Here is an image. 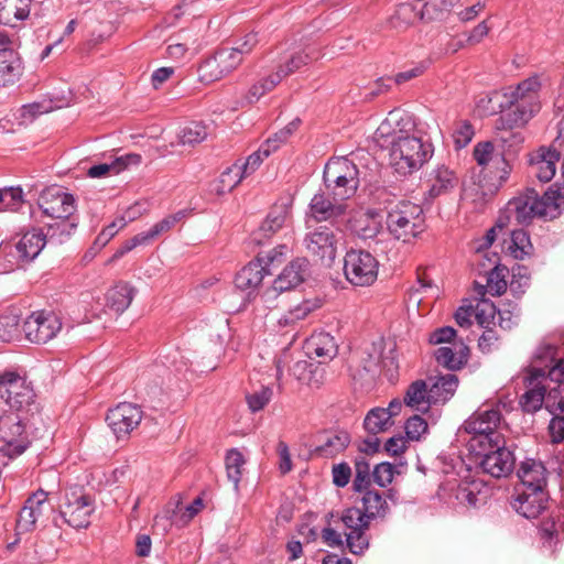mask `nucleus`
<instances>
[{"label":"nucleus","mask_w":564,"mask_h":564,"mask_svg":"<svg viewBox=\"0 0 564 564\" xmlns=\"http://www.w3.org/2000/svg\"><path fill=\"white\" fill-rule=\"evenodd\" d=\"M313 311V305L308 301H304L283 314L278 323L280 326L295 325L297 322L305 319Z\"/></svg>","instance_id":"obj_50"},{"label":"nucleus","mask_w":564,"mask_h":564,"mask_svg":"<svg viewBox=\"0 0 564 564\" xmlns=\"http://www.w3.org/2000/svg\"><path fill=\"white\" fill-rule=\"evenodd\" d=\"M94 510V500L90 496L85 495L82 489H72L65 492L58 517H54L53 522L56 527H61L62 522L75 529L87 528Z\"/></svg>","instance_id":"obj_9"},{"label":"nucleus","mask_w":564,"mask_h":564,"mask_svg":"<svg viewBox=\"0 0 564 564\" xmlns=\"http://www.w3.org/2000/svg\"><path fill=\"white\" fill-rule=\"evenodd\" d=\"M485 258L491 268L488 272L487 285H479V294L485 295V289H487L491 295H501L507 290L506 274L508 269L499 265L497 253H494L491 257L485 254Z\"/></svg>","instance_id":"obj_30"},{"label":"nucleus","mask_w":564,"mask_h":564,"mask_svg":"<svg viewBox=\"0 0 564 564\" xmlns=\"http://www.w3.org/2000/svg\"><path fill=\"white\" fill-rule=\"evenodd\" d=\"M243 173H241V169H239L238 164H234L228 167L225 172L221 173L219 177V188H217L218 194H223L225 192L232 191L243 178Z\"/></svg>","instance_id":"obj_53"},{"label":"nucleus","mask_w":564,"mask_h":564,"mask_svg":"<svg viewBox=\"0 0 564 564\" xmlns=\"http://www.w3.org/2000/svg\"><path fill=\"white\" fill-rule=\"evenodd\" d=\"M39 206L53 220L70 219L76 210L74 196L57 186L47 187L41 193Z\"/></svg>","instance_id":"obj_16"},{"label":"nucleus","mask_w":564,"mask_h":564,"mask_svg":"<svg viewBox=\"0 0 564 564\" xmlns=\"http://www.w3.org/2000/svg\"><path fill=\"white\" fill-rule=\"evenodd\" d=\"M323 180L328 194L335 200H346L352 197L358 189L359 170L347 158H334L326 163Z\"/></svg>","instance_id":"obj_5"},{"label":"nucleus","mask_w":564,"mask_h":564,"mask_svg":"<svg viewBox=\"0 0 564 564\" xmlns=\"http://www.w3.org/2000/svg\"><path fill=\"white\" fill-rule=\"evenodd\" d=\"M549 495L545 490H522L512 506L518 513L527 519L538 518L546 508Z\"/></svg>","instance_id":"obj_24"},{"label":"nucleus","mask_w":564,"mask_h":564,"mask_svg":"<svg viewBox=\"0 0 564 564\" xmlns=\"http://www.w3.org/2000/svg\"><path fill=\"white\" fill-rule=\"evenodd\" d=\"M560 159L561 153L555 148L540 147L529 154L528 173L541 183H547L554 177Z\"/></svg>","instance_id":"obj_20"},{"label":"nucleus","mask_w":564,"mask_h":564,"mask_svg":"<svg viewBox=\"0 0 564 564\" xmlns=\"http://www.w3.org/2000/svg\"><path fill=\"white\" fill-rule=\"evenodd\" d=\"M185 217V212L180 210L173 215H169L159 223L154 224L148 231H144L149 241L158 238L164 232L171 230L178 221Z\"/></svg>","instance_id":"obj_51"},{"label":"nucleus","mask_w":564,"mask_h":564,"mask_svg":"<svg viewBox=\"0 0 564 564\" xmlns=\"http://www.w3.org/2000/svg\"><path fill=\"white\" fill-rule=\"evenodd\" d=\"M9 43L7 35L0 33V86L14 84L23 72L22 61L19 54L7 47Z\"/></svg>","instance_id":"obj_23"},{"label":"nucleus","mask_w":564,"mask_h":564,"mask_svg":"<svg viewBox=\"0 0 564 564\" xmlns=\"http://www.w3.org/2000/svg\"><path fill=\"white\" fill-rule=\"evenodd\" d=\"M474 130L468 122H462L454 131V142L456 149L465 148L473 139Z\"/></svg>","instance_id":"obj_64"},{"label":"nucleus","mask_w":564,"mask_h":564,"mask_svg":"<svg viewBox=\"0 0 564 564\" xmlns=\"http://www.w3.org/2000/svg\"><path fill=\"white\" fill-rule=\"evenodd\" d=\"M245 464L242 454L236 449H230L226 455V470L227 477L234 484V488L238 491L241 478V467Z\"/></svg>","instance_id":"obj_45"},{"label":"nucleus","mask_w":564,"mask_h":564,"mask_svg":"<svg viewBox=\"0 0 564 564\" xmlns=\"http://www.w3.org/2000/svg\"><path fill=\"white\" fill-rule=\"evenodd\" d=\"M286 212L283 208L271 210L261 224L258 235L270 237L282 228L285 221Z\"/></svg>","instance_id":"obj_49"},{"label":"nucleus","mask_w":564,"mask_h":564,"mask_svg":"<svg viewBox=\"0 0 564 564\" xmlns=\"http://www.w3.org/2000/svg\"><path fill=\"white\" fill-rule=\"evenodd\" d=\"M392 425L393 421L389 420V412L383 408L371 409L364 420L365 430L373 436L388 431Z\"/></svg>","instance_id":"obj_39"},{"label":"nucleus","mask_w":564,"mask_h":564,"mask_svg":"<svg viewBox=\"0 0 564 564\" xmlns=\"http://www.w3.org/2000/svg\"><path fill=\"white\" fill-rule=\"evenodd\" d=\"M273 391L269 387H262L246 397L249 409L252 412L262 410L271 400Z\"/></svg>","instance_id":"obj_57"},{"label":"nucleus","mask_w":564,"mask_h":564,"mask_svg":"<svg viewBox=\"0 0 564 564\" xmlns=\"http://www.w3.org/2000/svg\"><path fill=\"white\" fill-rule=\"evenodd\" d=\"M429 183V197L436 198L452 192L458 184V177L454 171L442 164L431 171Z\"/></svg>","instance_id":"obj_28"},{"label":"nucleus","mask_w":564,"mask_h":564,"mask_svg":"<svg viewBox=\"0 0 564 564\" xmlns=\"http://www.w3.org/2000/svg\"><path fill=\"white\" fill-rule=\"evenodd\" d=\"M0 203L7 210H17L23 204V191L21 187L0 188Z\"/></svg>","instance_id":"obj_56"},{"label":"nucleus","mask_w":564,"mask_h":564,"mask_svg":"<svg viewBox=\"0 0 564 564\" xmlns=\"http://www.w3.org/2000/svg\"><path fill=\"white\" fill-rule=\"evenodd\" d=\"M343 200H330L325 193H317L311 199L306 224L311 221L337 225V219L346 214L347 206Z\"/></svg>","instance_id":"obj_21"},{"label":"nucleus","mask_w":564,"mask_h":564,"mask_svg":"<svg viewBox=\"0 0 564 564\" xmlns=\"http://www.w3.org/2000/svg\"><path fill=\"white\" fill-rule=\"evenodd\" d=\"M375 140L380 147L390 148V163L403 176L421 169L433 154L432 144L424 142L417 133H410L402 128L392 129V118L380 123Z\"/></svg>","instance_id":"obj_1"},{"label":"nucleus","mask_w":564,"mask_h":564,"mask_svg":"<svg viewBox=\"0 0 564 564\" xmlns=\"http://www.w3.org/2000/svg\"><path fill=\"white\" fill-rule=\"evenodd\" d=\"M362 512L371 520L377 517H384L389 507L382 496L376 490H367L362 497Z\"/></svg>","instance_id":"obj_40"},{"label":"nucleus","mask_w":564,"mask_h":564,"mask_svg":"<svg viewBox=\"0 0 564 564\" xmlns=\"http://www.w3.org/2000/svg\"><path fill=\"white\" fill-rule=\"evenodd\" d=\"M475 317L477 323L482 328H489L497 324V307L490 302L482 300L476 305Z\"/></svg>","instance_id":"obj_48"},{"label":"nucleus","mask_w":564,"mask_h":564,"mask_svg":"<svg viewBox=\"0 0 564 564\" xmlns=\"http://www.w3.org/2000/svg\"><path fill=\"white\" fill-rule=\"evenodd\" d=\"M203 507V499L197 497L191 505L186 506L184 509L178 508V506H176V508L178 509L177 512L175 510H173L172 512L166 511L165 519L166 521H170V524L172 522H175L178 525H185L202 510Z\"/></svg>","instance_id":"obj_44"},{"label":"nucleus","mask_w":564,"mask_h":564,"mask_svg":"<svg viewBox=\"0 0 564 564\" xmlns=\"http://www.w3.org/2000/svg\"><path fill=\"white\" fill-rule=\"evenodd\" d=\"M394 474V466L390 463H380L377 464L372 471L373 481L380 486H388L392 479Z\"/></svg>","instance_id":"obj_59"},{"label":"nucleus","mask_w":564,"mask_h":564,"mask_svg":"<svg viewBox=\"0 0 564 564\" xmlns=\"http://www.w3.org/2000/svg\"><path fill=\"white\" fill-rule=\"evenodd\" d=\"M215 54L226 76L234 72L243 61L239 53H236L231 47L220 48Z\"/></svg>","instance_id":"obj_55"},{"label":"nucleus","mask_w":564,"mask_h":564,"mask_svg":"<svg viewBox=\"0 0 564 564\" xmlns=\"http://www.w3.org/2000/svg\"><path fill=\"white\" fill-rule=\"evenodd\" d=\"M262 261L263 259L258 257L236 274L235 285L237 289L250 294L261 284L264 275L271 274V270L267 269Z\"/></svg>","instance_id":"obj_25"},{"label":"nucleus","mask_w":564,"mask_h":564,"mask_svg":"<svg viewBox=\"0 0 564 564\" xmlns=\"http://www.w3.org/2000/svg\"><path fill=\"white\" fill-rule=\"evenodd\" d=\"M523 490H545L546 469L541 462L529 458L521 463L517 473Z\"/></svg>","instance_id":"obj_26"},{"label":"nucleus","mask_w":564,"mask_h":564,"mask_svg":"<svg viewBox=\"0 0 564 564\" xmlns=\"http://www.w3.org/2000/svg\"><path fill=\"white\" fill-rule=\"evenodd\" d=\"M381 219L377 212L369 209L356 215L350 220L351 231L360 239L375 238L381 230Z\"/></svg>","instance_id":"obj_29"},{"label":"nucleus","mask_w":564,"mask_h":564,"mask_svg":"<svg viewBox=\"0 0 564 564\" xmlns=\"http://www.w3.org/2000/svg\"><path fill=\"white\" fill-rule=\"evenodd\" d=\"M541 83L538 76H532L521 82L510 94H506L507 110L501 117L506 133L521 142L522 139L510 130L513 127L524 126L540 109L539 90Z\"/></svg>","instance_id":"obj_2"},{"label":"nucleus","mask_w":564,"mask_h":564,"mask_svg":"<svg viewBox=\"0 0 564 564\" xmlns=\"http://www.w3.org/2000/svg\"><path fill=\"white\" fill-rule=\"evenodd\" d=\"M313 59H316V57L312 56L310 52H296L291 55L285 63L281 64L278 67V70L283 74V77H286L300 69L302 66L307 65Z\"/></svg>","instance_id":"obj_52"},{"label":"nucleus","mask_w":564,"mask_h":564,"mask_svg":"<svg viewBox=\"0 0 564 564\" xmlns=\"http://www.w3.org/2000/svg\"><path fill=\"white\" fill-rule=\"evenodd\" d=\"M35 523L34 509H32V507H28L25 503L21 509L17 521L18 533H25L34 530Z\"/></svg>","instance_id":"obj_60"},{"label":"nucleus","mask_w":564,"mask_h":564,"mask_svg":"<svg viewBox=\"0 0 564 564\" xmlns=\"http://www.w3.org/2000/svg\"><path fill=\"white\" fill-rule=\"evenodd\" d=\"M379 262L367 250L351 249L344 258V273L346 279L357 286H369L378 278Z\"/></svg>","instance_id":"obj_12"},{"label":"nucleus","mask_w":564,"mask_h":564,"mask_svg":"<svg viewBox=\"0 0 564 564\" xmlns=\"http://www.w3.org/2000/svg\"><path fill=\"white\" fill-rule=\"evenodd\" d=\"M31 2L32 0H6V14L10 17L13 13L17 20H25L30 14Z\"/></svg>","instance_id":"obj_61"},{"label":"nucleus","mask_w":564,"mask_h":564,"mask_svg":"<svg viewBox=\"0 0 564 564\" xmlns=\"http://www.w3.org/2000/svg\"><path fill=\"white\" fill-rule=\"evenodd\" d=\"M77 228V221L70 219H55L45 226L44 236H46L48 246H59L66 242Z\"/></svg>","instance_id":"obj_34"},{"label":"nucleus","mask_w":564,"mask_h":564,"mask_svg":"<svg viewBox=\"0 0 564 564\" xmlns=\"http://www.w3.org/2000/svg\"><path fill=\"white\" fill-rule=\"evenodd\" d=\"M350 443V435L344 430H324L313 436L311 455L333 458L344 452Z\"/></svg>","instance_id":"obj_18"},{"label":"nucleus","mask_w":564,"mask_h":564,"mask_svg":"<svg viewBox=\"0 0 564 564\" xmlns=\"http://www.w3.org/2000/svg\"><path fill=\"white\" fill-rule=\"evenodd\" d=\"M387 228L395 240L411 242L425 230L423 208L408 200L399 202L388 212Z\"/></svg>","instance_id":"obj_4"},{"label":"nucleus","mask_w":564,"mask_h":564,"mask_svg":"<svg viewBox=\"0 0 564 564\" xmlns=\"http://www.w3.org/2000/svg\"><path fill=\"white\" fill-rule=\"evenodd\" d=\"M496 441L490 447L484 451H473L475 463L481 470L495 478L508 476L514 468L516 458L513 453L505 446L503 435H496Z\"/></svg>","instance_id":"obj_10"},{"label":"nucleus","mask_w":564,"mask_h":564,"mask_svg":"<svg viewBox=\"0 0 564 564\" xmlns=\"http://www.w3.org/2000/svg\"><path fill=\"white\" fill-rule=\"evenodd\" d=\"M557 348L553 345L540 346L527 380L529 384L540 379L550 380L555 386L564 384V357L557 358Z\"/></svg>","instance_id":"obj_13"},{"label":"nucleus","mask_w":564,"mask_h":564,"mask_svg":"<svg viewBox=\"0 0 564 564\" xmlns=\"http://www.w3.org/2000/svg\"><path fill=\"white\" fill-rule=\"evenodd\" d=\"M524 380L530 389L522 394L520 404L524 412L534 413L542 408L545 399L546 386H540V382L538 381H534L533 384H529L527 378Z\"/></svg>","instance_id":"obj_38"},{"label":"nucleus","mask_w":564,"mask_h":564,"mask_svg":"<svg viewBox=\"0 0 564 564\" xmlns=\"http://www.w3.org/2000/svg\"><path fill=\"white\" fill-rule=\"evenodd\" d=\"M474 158L480 166H488L490 164L496 167L501 166L503 172V175L500 176L501 180H505V175L509 173V164L501 154L495 153L494 144L489 141L480 142L475 147Z\"/></svg>","instance_id":"obj_36"},{"label":"nucleus","mask_w":564,"mask_h":564,"mask_svg":"<svg viewBox=\"0 0 564 564\" xmlns=\"http://www.w3.org/2000/svg\"><path fill=\"white\" fill-rule=\"evenodd\" d=\"M500 421V411L495 409L479 410L466 420L463 427L471 435L468 440L469 452L490 447V443L496 441L495 436L502 435L497 431Z\"/></svg>","instance_id":"obj_8"},{"label":"nucleus","mask_w":564,"mask_h":564,"mask_svg":"<svg viewBox=\"0 0 564 564\" xmlns=\"http://www.w3.org/2000/svg\"><path fill=\"white\" fill-rule=\"evenodd\" d=\"M272 144V141L264 142L261 144L258 151L250 154L246 162L241 165H239V169H241V173H243V176H248L252 174L262 163L263 159L268 158L272 152L279 149V144Z\"/></svg>","instance_id":"obj_42"},{"label":"nucleus","mask_w":564,"mask_h":564,"mask_svg":"<svg viewBox=\"0 0 564 564\" xmlns=\"http://www.w3.org/2000/svg\"><path fill=\"white\" fill-rule=\"evenodd\" d=\"M332 475L334 485L343 488L349 484L351 468L347 463L343 462L333 466Z\"/></svg>","instance_id":"obj_63"},{"label":"nucleus","mask_w":564,"mask_h":564,"mask_svg":"<svg viewBox=\"0 0 564 564\" xmlns=\"http://www.w3.org/2000/svg\"><path fill=\"white\" fill-rule=\"evenodd\" d=\"M310 262L306 258H297L290 262L273 281L272 290L265 292L267 296L271 293L285 292L300 285L310 273Z\"/></svg>","instance_id":"obj_22"},{"label":"nucleus","mask_w":564,"mask_h":564,"mask_svg":"<svg viewBox=\"0 0 564 564\" xmlns=\"http://www.w3.org/2000/svg\"><path fill=\"white\" fill-rule=\"evenodd\" d=\"M564 195L560 188L550 187L542 196L533 188L509 202V210L519 224H529L534 217L553 219L561 214Z\"/></svg>","instance_id":"obj_3"},{"label":"nucleus","mask_w":564,"mask_h":564,"mask_svg":"<svg viewBox=\"0 0 564 564\" xmlns=\"http://www.w3.org/2000/svg\"><path fill=\"white\" fill-rule=\"evenodd\" d=\"M545 408L550 413L564 412V384L546 386Z\"/></svg>","instance_id":"obj_54"},{"label":"nucleus","mask_w":564,"mask_h":564,"mask_svg":"<svg viewBox=\"0 0 564 564\" xmlns=\"http://www.w3.org/2000/svg\"><path fill=\"white\" fill-rule=\"evenodd\" d=\"M142 411L138 405L129 402H122L108 411L106 421L119 440L128 436L138 427L142 420Z\"/></svg>","instance_id":"obj_17"},{"label":"nucleus","mask_w":564,"mask_h":564,"mask_svg":"<svg viewBox=\"0 0 564 564\" xmlns=\"http://www.w3.org/2000/svg\"><path fill=\"white\" fill-rule=\"evenodd\" d=\"M198 76L200 82L209 84L226 77L224 69L216 54L207 58L198 68Z\"/></svg>","instance_id":"obj_46"},{"label":"nucleus","mask_w":564,"mask_h":564,"mask_svg":"<svg viewBox=\"0 0 564 564\" xmlns=\"http://www.w3.org/2000/svg\"><path fill=\"white\" fill-rule=\"evenodd\" d=\"M207 135L208 127L200 121L188 122L178 132L180 143L191 147L203 142Z\"/></svg>","instance_id":"obj_41"},{"label":"nucleus","mask_w":564,"mask_h":564,"mask_svg":"<svg viewBox=\"0 0 564 564\" xmlns=\"http://www.w3.org/2000/svg\"><path fill=\"white\" fill-rule=\"evenodd\" d=\"M137 291L127 282H119L106 294V306L116 314L123 313L131 304Z\"/></svg>","instance_id":"obj_31"},{"label":"nucleus","mask_w":564,"mask_h":564,"mask_svg":"<svg viewBox=\"0 0 564 564\" xmlns=\"http://www.w3.org/2000/svg\"><path fill=\"white\" fill-rule=\"evenodd\" d=\"M62 328L59 317L53 312H34L22 325L25 338L34 344H45L53 339Z\"/></svg>","instance_id":"obj_14"},{"label":"nucleus","mask_w":564,"mask_h":564,"mask_svg":"<svg viewBox=\"0 0 564 564\" xmlns=\"http://www.w3.org/2000/svg\"><path fill=\"white\" fill-rule=\"evenodd\" d=\"M307 354L323 360H332L338 352L334 337L328 333L313 334L306 344Z\"/></svg>","instance_id":"obj_32"},{"label":"nucleus","mask_w":564,"mask_h":564,"mask_svg":"<svg viewBox=\"0 0 564 564\" xmlns=\"http://www.w3.org/2000/svg\"><path fill=\"white\" fill-rule=\"evenodd\" d=\"M434 356L438 365L449 370H459L468 361L469 348L463 343L456 351L451 347H440L435 350Z\"/></svg>","instance_id":"obj_33"},{"label":"nucleus","mask_w":564,"mask_h":564,"mask_svg":"<svg viewBox=\"0 0 564 564\" xmlns=\"http://www.w3.org/2000/svg\"><path fill=\"white\" fill-rule=\"evenodd\" d=\"M35 394L26 380L15 372L0 375V402L4 403L8 412L26 415L34 406Z\"/></svg>","instance_id":"obj_7"},{"label":"nucleus","mask_w":564,"mask_h":564,"mask_svg":"<svg viewBox=\"0 0 564 564\" xmlns=\"http://www.w3.org/2000/svg\"><path fill=\"white\" fill-rule=\"evenodd\" d=\"M427 432V423L420 415H413L405 422V434L411 441H419Z\"/></svg>","instance_id":"obj_58"},{"label":"nucleus","mask_w":564,"mask_h":564,"mask_svg":"<svg viewBox=\"0 0 564 564\" xmlns=\"http://www.w3.org/2000/svg\"><path fill=\"white\" fill-rule=\"evenodd\" d=\"M404 404L417 411H427L430 408V389L423 380L412 382L404 395Z\"/></svg>","instance_id":"obj_37"},{"label":"nucleus","mask_w":564,"mask_h":564,"mask_svg":"<svg viewBox=\"0 0 564 564\" xmlns=\"http://www.w3.org/2000/svg\"><path fill=\"white\" fill-rule=\"evenodd\" d=\"M341 521L349 530L346 533V542L349 551L356 555L362 554L369 546V539L366 531L369 529L370 519L361 509L352 507L344 511Z\"/></svg>","instance_id":"obj_15"},{"label":"nucleus","mask_w":564,"mask_h":564,"mask_svg":"<svg viewBox=\"0 0 564 564\" xmlns=\"http://www.w3.org/2000/svg\"><path fill=\"white\" fill-rule=\"evenodd\" d=\"M48 242L44 236V229L33 228L21 237L15 249L21 260L30 262L40 254Z\"/></svg>","instance_id":"obj_27"},{"label":"nucleus","mask_w":564,"mask_h":564,"mask_svg":"<svg viewBox=\"0 0 564 564\" xmlns=\"http://www.w3.org/2000/svg\"><path fill=\"white\" fill-rule=\"evenodd\" d=\"M25 420L26 415L7 410L0 415V451L10 458L21 455L30 445Z\"/></svg>","instance_id":"obj_11"},{"label":"nucleus","mask_w":564,"mask_h":564,"mask_svg":"<svg viewBox=\"0 0 564 564\" xmlns=\"http://www.w3.org/2000/svg\"><path fill=\"white\" fill-rule=\"evenodd\" d=\"M258 43H259L258 34L254 32H250V33L246 34L243 37L239 39L235 43V46H232L231 48L236 53H239V55L243 59V57L246 55H249L253 51V48L258 45Z\"/></svg>","instance_id":"obj_62"},{"label":"nucleus","mask_w":564,"mask_h":564,"mask_svg":"<svg viewBox=\"0 0 564 564\" xmlns=\"http://www.w3.org/2000/svg\"><path fill=\"white\" fill-rule=\"evenodd\" d=\"M343 239V232L337 225L306 224V232L303 246L310 256L316 261L330 267L337 257L338 246Z\"/></svg>","instance_id":"obj_6"},{"label":"nucleus","mask_w":564,"mask_h":564,"mask_svg":"<svg viewBox=\"0 0 564 564\" xmlns=\"http://www.w3.org/2000/svg\"><path fill=\"white\" fill-rule=\"evenodd\" d=\"M459 1L460 0H414L412 3L400 4L398 13L408 17L413 12L414 17L424 21L442 20Z\"/></svg>","instance_id":"obj_19"},{"label":"nucleus","mask_w":564,"mask_h":564,"mask_svg":"<svg viewBox=\"0 0 564 564\" xmlns=\"http://www.w3.org/2000/svg\"><path fill=\"white\" fill-rule=\"evenodd\" d=\"M433 380L430 387V402L433 403L446 402L454 395L458 387V378L454 373L438 376Z\"/></svg>","instance_id":"obj_35"},{"label":"nucleus","mask_w":564,"mask_h":564,"mask_svg":"<svg viewBox=\"0 0 564 564\" xmlns=\"http://www.w3.org/2000/svg\"><path fill=\"white\" fill-rule=\"evenodd\" d=\"M532 248L530 237L525 230L518 229L512 231L509 250L516 259H523L524 256L530 254Z\"/></svg>","instance_id":"obj_47"},{"label":"nucleus","mask_w":564,"mask_h":564,"mask_svg":"<svg viewBox=\"0 0 564 564\" xmlns=\"http://www.w3.org/2000/svg\"><path fill=\"white\" fill-rule=\"evenodd\" d=\"M20 316L12 312L0 315V340L9 343L20 338Z\"/></svg>","instance_id":"obj_43"}]
</instances>
